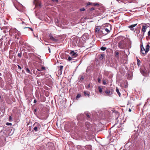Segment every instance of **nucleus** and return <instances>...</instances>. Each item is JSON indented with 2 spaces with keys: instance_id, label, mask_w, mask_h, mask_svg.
<instances>
[{
  "instance_id": "338daca9",
  "label": "nucleus",
  "mask_w": 150,
  "mask_h": 150,
  "mask_svg": "<svg viewBox=\"0 0 150 150\" xmlns=\"http://www.w3.org/2000/svg\"><path fill=\"white\" fill-rule=\"evenodd\" d=\"M38 6H40V4H38Z\"/></svg>"
},
{
  "instance_id": "7ed1b4c3",
  "label": "nucleus",
  "mask_w": 150,
  "mask_h": 150,
  "mask_svg": "<svg viewBox=\"0 0 150 150\" xmlns=\"http://www.w3.org/2000/svg\"><path fill=\"white\" fill-rule=\"evenodd\" d=\"M47 40H50L54 42H57L58 41V39L55 36V35L52 33H50L49 34L48 38H47Z\"/></svg>"
},
{
  "instance_id": "c9c22d12",
  "label": "nucleus",
  "mask_w": 150,
  "mask_h": 150,
  "mask_svg": "<svg viewBox=\"0 0 150 150\" xmlns=\"http://www.w3.org/2000/svg\"><path fill=\"white\" fill-rule=\"evenodd\" d=\"M93 5L94 6H99V4L98 3H93Z\"/></svg>"
},
{
  "instance_id": "4c0bfd02",
  "label": "nucleus",
  "mask_w": 150,
  "mask_h": 150,
  "mask_svg": "<svg viewBox=\"0 0 150 150\" xmlns=\"http://www.w3.org/2000/svg\"><path fill=\"white\" fill-rule=\"evenodd\" d=\"M92 4H93V3H92L90 2H88L86 4V6L91 5Z\"/></svg>"
},
{
  "instance_id": "a878e982",
  "label": "nucleus",
  "mask_w": 150,
  "mask_h": 150,
  "mask_svg": "<svg viewBox=\"0 0 150 150\" xmlns=\"http://www.w3.org/2000/svg\"><path fill=\"white\" fill-rule=\"evenodd\" d=\"M38 0H34L33 1L34 4L35 5V6H36L38 5Z\"/></svg>"
},
{
  "instance_id": "a18cd8bd",
  "label": "nucleus",
  "mask_w": 150,
  "mask_h": 150,
  "mask_svg": "<svg viewBox=\"0 0 150 150\" xmlns=\"http://www.w3.org/2000/svg\"><path fill=\"white\" fill-rule=\"evenodd\" d=\"M71 59H72V58L71 57H69L67 60L68 61H71Z\"/></svg>"
},
{
  "instance_id": "e433bc0d",
  "label": "nucleus",
  "mask_w": 150,
  "mask_h": 150,
  "mask_svg": "<svg viewBox=\"0 0 150 150\" xmlns=\"http://www.w3.org/2000/svg\"><path fill=\"white\" fill-rule=\"evenodd\" d=\"M22 54V53L21 52L20 53H18V57L20 58L21 57V55Z\"/></svg>"
},
{
  "instance_id": "603ef678",
  "label": "nucleus",
  "mask_w": 150,
  "mask_h": 150,
  "mask_svg": "<svg viewBox=\"0 0 150 150\" xmlns=\"http://www.w3.org/2000/svg\"><path fill=\"white\" fill-rule=\"evenodd\" d=\"M148 58L149 61H150V53L148 55Z\"/></svg>"
},
{
  "instance_id": "72a5a7b5",
  "label": "nucleus",
  "mask_w": 150,
  "mask_h": 150,
  "mask_svg": "<svg viewBox=\"0 0 150 150\" xmlns=\"http://www.w3.org/2000/svg\"><path fill=\"white\" fill-rule=\"evenodd\" d=\"M98 90L100 93H101L102 92V88L100 86L98 87Z\"/></svg>"
},
{
  "instance_id": "9b49d317",
  "label": "nucleus",
  "mask_w": 150,
  "mask_h": 150,
  "mask_svg": "<svg viewBox=\"0 0 150 150\" xmlns=\"http://www.w3.org/2000/svg\"><path fill=\"white\" fill-rule=\"evenodd\" d=\"M58 67L59 68V69L58 70V74L59 75H61L62 74L63 66L60 65L59 66H58Z\"/></svg>"
},
{
  "instance_id": "39448f33",
  "label": "nucleus",
  "mask_w": 150,
  "mask_h": 150,
  "mask_svg": "<svg viewBox=\"0 0 150 150\" xmlns=\"http://www.w3.org/2000/svg\"><path fill=\"white\" fill-rule=\"evenodd\" d=\"M3 40H4L5 42H6L7 40H10L9 38L8 37L7 35H5L4 36H3L2 38L0 39V48L1 47Z\"/></svg>"
},
{
  "instance_id": "774afa93",
  "label": "nucleus",
  "mask_w": 150,
  "mask_h": 150,
  "mask_svg": "<svg viewBox=\"0 0 150 150\" xmlns=\"http://www.w3.org/2000/svg\"><path fill=\"white\" fill-rule=\"evenodd\" d=\"M45 100H43V102H44V101H45Z\"/></svg>"
},
{
  "instance_id": "3c124183",
  "label": "nucleus",
  "mask_w": 150,
  "mask_h": 150,
  "mask_svg": "<svg viewBox=\"0 0 150 150\" xmlns=\"http://www.w3.org/2000/svg\"><path fill=\"white\" fill-rule=\"evenodd\" d=\"M98 81L99 83L100 82V79L99 78H98Z\"/></svg>"
},
{
  "instance_id": "ddd939ff",
  "label": "nucleus",
  "mask_w": 150,
  "mask_h": 150,
  "mask_svg": "<svg viewBox=\"0 0 150 150\" xmlns=\"http://www.w3.org/2000/svg\"><path fill=\"white\" fill-rule=\"evenodd\" d=\"M70 54L72 56H73V57H76L78 56V54L74 52V51H71Z\"/></svg>"
},
{
  "instance_id": "f3484780",
  "label": "nucleus",
  "mask_w": 150,
  "mask_h": 150,
  "mask_svg": "<svg viewBox=\"0 0 150 150\" xmlns=\"http://www.w3.org/2000/svg\"><path fill=\"white\" fill-rule=\"evenodd\" d=\"M43 39L44 42H45L44 43L45 44V45H47V39L46 38V37L44 36V34H43Z\"/></svg>"
},
{
  "instance_id": "393cba45",
  "label": "nucleus",
  "mask_w": 150,
  "mask_h": 150,
  "mask_svg": "<svg viewBox=\"0 0 150 150\" xmlns=\"http://www.w3.org/2000/svg\"><path fill=\"white\" fill-rule=\"evenodd\" d=\"M147 71L148 72H150V64H147Z\"/></svg>"
},
{
  "instance_id": "6e6552de",
  "label": "nucleus",
  "mask_w": 150,
  "mask_h": 150,
  "mask_svg": "<svg viewBox=\"0 0 150 150\" xmlns=\"http://www.w3.org/2000/svg\"><path fill=\"white\" fill-rule=\"evenodd\" d=\"M47 146L50 150H53L54 149V144L51 142L47 143Z\"/></svg>"
},
{
  "instance_id": "de8ad7c7",
  "label": "nucleus",
  "mask_w": 150,
  "mask_h": 150,
  "mask_svg": "<svg viewBox=\"0 0 150 150\" xmlns=\"http://www.w3.org/2000/svg\"><path fill=\"white\" fill-rule=\"evenodd\" d=\"M144 37L143 36H142V35H141L140 36V37L139 38L140 39L142 40L143 38Z\"/></svg>"
},
{
  "instance_id": "4d7b16f0",
  "label": "nucleus",
  "mask_w": 150,
  "mask_h": 150,
  "mask_svg": "<svg viewBox=\"0 0 150 150\" xmlns=\"http://www.w3.org/2000/svg\"><path fill=\"white\" fill-rule=\"evenodd\" d=\"M48 50H49V53H51L50 49L49 47H48Z\"/></svg>"
},
{
  "instance_id": "dca6fc26",
  "label": "nucleus",
  "mask_w": 150,
  "mask_h": 150,
  "mask_svg": "<svg viewBox=\"0 0 150 150\" xmlns=\"http://www.w3.org/2000/svg\"><path fill=\"white\" fill-rule=\"evenodd\" d=\"M140 72L144 76L147 73V71L146 70H140Z\"/></svg>"
},
{
  "instance_id": "b1692460",
  "label": "nucleus",
  "mask_w": 150,
  "mask_h": 150,
  "mask_svg": "<svg viewBox=\"0 0 150 150\" xmlns=\"http://www.w3.org/2000/svg\"><path fill=\"white\" fill-rule=\"evenodd\" d=\"M85 126L88 129V128L90 127V124L88 122H86L85 123Z\"/></svg>"
},
{
  "instance_id": "ea45409f",
  "label": "nucleus",
  "mask_w": 150,
  "mask_h": 150,
  "mask_svg": "<svg viewBox=\"0 0 150 150\" xmlns=\"http://www.w3.org/2000/svg\"><path fill=\"white\" fill-rule=\"evenodd\" d=\"M86 115L87 117L88 118L87 119L88 120V119H89L90 118V116H89V114L88 113H87L86 114Z\"/></svg>"
},
{
  "instance_id": "864d4df0",
  "label": "nucleus",
  "mask_w": 150,
  "mask_h": 150,
  "mask_svg": "<svg viewBox=\"0 0 150 150\" xmlns=\"http://www.w3.org/2000/svg\"><path fill=\"white\" fill-rule=\"evenodd\" d=\"M36 102H37L36 100L35 99H34V100L33 103H36Z\"/></svg>"
},
{
  "instance_id": "37998d69",
  "label": "nucleus",
  "mask_w": 150,
  "mask_h": 150,
  "mask_svg": "<svg viewBox=\"0 0 150 150\" xmlns=\"http://www.w3.org/2000/svg\"><path fill=\"white\" fill-rule=\"evenodd\" d=\"M103 85H105L106 84V82L105 80H103Z\"/></svg>"
},
{
  "instance_id": "8fccbe9b",
  "label": "nucleus",
  "mask_w": 150,
  "mask_h": 150,
  "mask_svg": "<svg viewBox=\"0 0 150 150\" xmlns=\"http://www.w3.org/2000/svg\"><path fill=\"white\" fill-rule=\"evenodd\" d=\"M148 36H150V30L149 31L148 33Z\"/></svg>"
},
{
  "instance_id": "aec40b11",
  "label": "nucleus",
  "mask_w": 150,
  "mask_h": 150,
  "mask_svg": "<svg viewBox=\"0 0 150 150\" xmlns=\"http://www.w3.org/2000/svg\"><path fill=\"white\" fill-rule=\"evenodd\" d=\"M134 31V32H135L138 35L140 33V30L139 28H136Z\"/></svg>"
},
{
  "instance_id": "6ab92c4d",
  "label": "nucleus",
  "mask_w": 150,
  "mask_h": 150,
  "mask_svg": "<svg viewBox=\"0 0 150 150\" xmlns=\"http://www.w3.org/2000/svg\"><path fill=\"white\" fill-rule=\"evenodd\" d=\"M83 93L85 96H87L88 97H89L90 96V93L88 91H84Z\"/></svg>"
},
{
  "instance_id": "a19ab883",
  "label": "nucleus",
  "mask_w": 150,
  "mask_h": 150,
  "mask_svg": "<svg viewBox=\"0 0 150 150\" xmlns=\"http://www.w3.org/2000/svg\"><path fill=\"white\" fill-rule=\"evenodd\" d=\"M6 125L8 126L11 125H12V123L9 122H7L6 123Z\"/></svg>"
},
{
  "instance_id": "f257e3e1",
  "label": "nucleus",
  "mask_w": 150,
  "mask_h": 150,
  "mask_svg": "<svg viewBox=\"0 0 150 150\" xmlns=\"http://www.w3.org/2000/svg\"><path fill=\"white\" fill-rule=\"evenodd\" d=\"M9 33L10 35L14 39L18 38L17 34L19 35L20 33L18 31L16 28H11L9 30Z\"/></svg>"
},
{
  "instance_id": "c756f323",
  "label": "nucleus",
  "mask_w": 150,
  "mask_h": 150,
  "mask_svg": "<svg viewBox=\"0 0 150 150\" xmlns=\"http://www.w3.org/2000/svg\"><path fill=\"white\" fill-rule=\"evenodd\" d=\"M13 3V5L15 7H16V8L19 11V9L17 8V7H16V5H15V1H16V2L17 1H16L15 0H12Z\"/></svg>"
},
{
  "instance_id": "c85d7f7f",
  "label": "nucleus",
  "mask_w": 150,
  "mask_h": 150,
  "mask_svg": "<svg viewBox=\"0 0 150 150\" xmlns=\"http://www.w3.org/2000/svg\"><path fill=\"white\" fill-rule=\"evenodd\" d=\"M81 94H78L77 96H76V100H78V99L80 98L81 97Z\"/></svg>"
},
{
  "instance_id": "09e8293b",
  "label": "nucleus",
  "mask_w": 150,
  "mask_h": 150,
  "mask_svg": "<svg viewBox=\"0 0 150 150\" xmlns=\"http://www.w3.org/2000/svg\"><path fill=\"white\" fill-rule=\"evenodd\" d=\"M104 55L103 54H101L100 57V58L102 59H103V58Z\"/></svg>"
},
{
  "instance_id": "bf43d9fd",
  "label": "nucleus",
  "mask_w": 150,
  "mask_h": 150,
  "mask_svg": "<svg viewBox=\"0 0 150 150\" xmlns=\"http://www.w3.org/2000/svg\"><path fill=\"white\" fill-rule=\"evenodd\" d=\"M132 110L130 109H129V110L128 111L129 112H131V111Z\"/></svg>"
},
{
  "instance_id": "680f3d73",
  "label": "nucleus",
  "mask_w": 150,
  "mask_h": 150,
  "mask_svg": "<svg viewBox=\"0 0 150 150\" xmlns=\"http://www.w3.org/2000/svg\"><path fill=\"white\" fill-rule=\"evenodd\" d=\"M36 38H37L38 39L39 38H38V35H37L36 36Z\"/></svg>"
},
{
  "instance_id": "4be33fe9",
  "label": "nucleus",
  "mask_w": 150,
  "mask_h": 150,
  "mask_svg": "<svg viewBox=\"0 0 150 150\" xmlns=\"http://www.w3.org/2000/svg\"><path fill=\"white\" fill-rule=\"evenodd\" d=\"M116 90L119 96L120 97L121 96V94L119 92V89L117 88V87L116 88Z\"/></svg>"
},
{
  "instance_id": "7c9ffc66",
  "label": "nucleus",
  "mask_w": 150,
  "mask_h": 150,
  "mask_svg": "<svg viewBox=\"0 0 150 150\" xmlns=\"http://www.w3.org/2000/svg\"><path fill=\"white\" fill-rule=\"evenodd\" d=\"M100 50H101L104 51V50H105L107 48L106 47H105L102 46V47H101L100 48Z\"/></svg>"
},
{
  "instance_id": "0eeeda50",
  "label": "nucleus",
  "mask_w": 150,
  "mask_h": 150,
  "mask_svg": "<svg viewBox=\"0 0 150 150\" xmlns=\"http://www.w3.org/2000/svg\"><path fill=\"white\" fill-rule=\"evenodd\" d=\"M113 92V90L112 89H106L105 91V92L108 96H110Z\"/></svg>"
},
{
  "instance_id": "69168bd1",
  "label": "nucleus",
  "mask_w": 150,
  "mask_h": 150,
  "mask_svg": "<svg viewBox=\"0 0 150 150\" xmlns=\"http://www.w3.org/2000/svg\"><path fill=\"white\" fill-rule=\"evenodd\" d=\"M1 60H0V66L1 65Z\"/></svg>"
},
{
  "instance_id": "20e7f679",
  "label": "nucleus",
  "mask_w": 150,
  "mask_h": 150,
  "mask_svg": "<svg viewBox=\"0 0 150 150\" xmlns=\"http://www.w3.org/2000/svg\"><path fill=\"white\" fill-rule=\"evenodd\" d=\"M48 78V79H47V82L48 81L49 83L50 86H48L50 88H49V90L48 89V88L47 87V91H48V92L49 91H50L52 90V80L53 79V78L51 77L50 75H49V76H47V78ZM47 92L48 91H47Z\"/></svg>"
},
{
  "instance_id": "e2e57ef3",
  "label": "nucleus",
  "mask_w": 150,
  "mask_h": 150,
  "mask_svg": "<svg viewBox=\"0 0 150 150\" xmlns=\"http://www.w3.org/2000/svg\"><path fill=\"white\" fill-rule=\"evenodd\" d=\"M55 22H56V23H58V20H57V21H55Z\"/></svg>"
},
{
  "instance_id": "58836bf2",
  "label": "nucleus",
  "mask_w": 150,
  "mask_h": 150,
  "mask_svg": "<svg viewBox=\"0 0 150 150\" xmlns=\"http://www.w3.org/2000/svg\"><path fill=\"white\" fill-rule=\"evenodd\" d=\"M105 30L107 32V33L106 34H107L108 33L110 32V31L107 28H105Z\"/></svg>"
},
{
  "instance_id": "5fc2aeb1",
  "label": "nucleus",
  "mask_w": 150,
  "mask_h": 150,
  "mask_svg": "<svg viewBox=\"0 0 150 150\" xmlns=\"http://www.w3.org/2000/svg\"><path fill=\"white\" fill-rule=\"evenodd\" d=\"M90 84H88V85L87 86V88H90Z\"/></svg>"
},
{
  "instance_id": "2f4dec72",
  "label": "nucleus",
  "mask_w": 150,
  "mask_h": 150,
  "mask_svg": "<svg viewBox=\"0 0 150 150\" xmlns=\"http://www.w3.org/2000/svg\"><path fill=\"white\" fill-rule=\"evenodd\" d=\"M24 83L26 85L28 83V80L27 79H25L24 81Z\"/></svg>"
},
{
  "instance_id": "6e6d98bb",
  "label": "nucleus",
  "mask_w": 150,
  "mask_h": 150,
  "mask_svg": "<svg viewBox=\"0 0 150 150\" xmlns=\"http://www.w3.org/2000/svg\"><path fill=\"white\" fill-rule=\"evenodd\" d=\"M58 0H52V1L53 2H58Z\"/></svg>"
},
{
  "instance_id": "f8f14e48",
  "label": "nucleus",
  "mask_w": 150,
  "mask_h": 150,
  "mask_svg": "<svg viewBox=\"0 0 150 150\" xmlns=\"http://www.w3.org/2000/svg\"><path fill=\"white\" fill-rule=\"evenodd\" d=\"M137 24L136 23L134 24H133L131 25H129L128 26V28L130 29L132 31L134 30V28L135 26H136L137 25Z\"/></svg>"
},
{
  "instance_id": "a211bd4d",
  "label": "nucleus",
  "mask_w": 150,
  "mask_h": 150,
  "mask_svg": "<svg viewBox=\"0 0 150 150\" xmlns=\"http://www.w3.org/2000/svg\"><path fill=\"white\" fill-rule=\"evenodd\" d=\"M146 28H147L146 26H144V25H143L142 30V32H144V33H145V32L146 31Z\"/></svg>"
},
{
  "instance_id": "473e14b6",
  "label": "nucleus",
  "mask_w": 150,
  "mask_h": 150,
  "mask_svg": "<svg viewBox=\"0 0 150 150\" xmlns=\"http://www.w3.org/2000/svg\"><path fill=\"white\" fill-rule=\"evenodd\" d=\"M144 24L145 25H144L146 26L147 28L148 27H149V26H150V24L149 23H147V24L144 23Z\"/></svg>"
},
{
  "instance_id": "052dcab7",
  "label": "nucleus",
  "mask_w": 150,
  "mask_h": 150,
  "mask_svg": "<svg viewBox=\"0 0 150 150\" xmlns=\"http://www.w3.org/2000/svg\"><path fill=\"white\" fill-rule=\"evenodd\" d=\"M30 28V30L32 31H33V29H32V28Z\"/></svg>"
},
{
  "instance_id": "2eb2a0df",
  "label": "nucleus",
  "mask_w": 150,
  "mask_h": 150,
  "mask_svg": "<svg viewBox=\"0 0 150 150\" xmlns=\"http://www.w3.org/2000/svg\"><path fill=\"white\" fill-rule=\"evenodd\" d=\"M100 27L97 26L96 27L95 29V32L96 33L98 34L100 31Z\"/></svg>"
},
{
  "instance_id": "c03bdc74",
  "label": "nucleus",
  "mask_w": 150,
  "mask_h": 150,
  "mask_svg": "<svg viewBox=\"0 0 150 150\" xmlns=\"http://www.w3.org/2000/svg\"><path fill=\"white\" fill-rule=\"evenodd\" d=\"M95 9V8L94 7H92L90 9V11H92L93 10H94Z\"/></svg>"
},
{
  "instance_id": "4468645a",
  "label": "nucleus",
  "mask_w": 150,
  "mask_h": 150,
  "mask_svg": "<svg viewBox=\"0 0 150 150\" xmlns=\"http://www.w3.org/2000/svg\"><path fill=\"white\" fill-rule=\"evenodd\" d=\"M114 55L117 58H118L119 57V52L117 51H115L114 52Z\"/></svg>"
},
{
  "instance_id": "0e129e2a",
  "label": "nucleus",
  "mask_w": 150,
  "mask_h": 150,
  "mask_svg": "<svg viewBox=\"0 0 150 150\" xmlns=\"http://www.w3.org/2000/svg\"><path fill=\"white\" fill-rule=\"evenodd\" d=\"M144 32H143V35H142V36H144Z\"/></svg>"
},
{
  "instance_id": "423d86ee",
  "label": "nucleus",
  "mask_w": 150,
  "mask_h": 150,
  "mask_svg": "<svg viewBox=\"0 0 150 150\" xmlns=\"http://www.w3.org/2000/svg\"><path fill=\"white\" fill-rule=\"evenodd\" d=\"M118 46L121 49H124L125 48V45L124 40H121L118 43Z\"/></svg>"
},
{
  "instance_id": "5701e85b",
  "label": "nucleus",
  "mask_w": 150,
  "mask_h": 150,
  "mask_svg": "<svg viewBox=\"0 0 150 150\" xmlns=\"http://www.w3.org/2000/svg\"><path fill=\"white\" fill-rule=\"evenodd\" d=\"M42 70H45V68L44 67H42L41 69H37V71H42Z\"/></svg>"
},
{
  "instance_id": "79ce46f5",
  "label": "nucleus",
  "mask_w": 150,
  "mask_h": 150,
  "mask_svg": "<svg viewBox=\"0 0 150 150\" xmlns=\"http://www.w3.org/2000/svg\"><path fill=\"white\" fill-rule=\"evenodd\" d=\"M80 10L81 11H84L85 10V9L84 8H82L80 9Z\"/></svg>"
},
{
  "instance_id": "f03ea898",
  "label": "nucleus",
  "mask_w": 150,
  "mask_h": 150,
  "mask_svg": "<svg viewBox=\"0 0 150 150\" xmlns=\"http://www.w3.org/2000/svg\"><path fill=\"white\" fill-rule=\"evenodd\" d=\"M141 47V52L142 54H146L149 50L150 48V46L149 44H147L146 47V48L145 49L143 47V45H142L140 47Z\"/></svg>"
},
{
  "instance_id": "1a4fd4ad",
  "label": "nucleus",
  "mask_w": 150,
  "mask_h": 150,
  "mask_svg": "<svg viewBox=\"0 0 150 150\" xmlns=\"http://www.w3.org/2000/svg\"><path fill=\"white\" fill-rule=\"evenodd\" d=\"M82 39L85 41L89 38V35L87 33H85L82 36Z\"/></svg>"
},
{
  "instance_id": "cd10ccee",
  "label": "nucleus",
  "mask_w": 150,
  "mask_h": 150,
  "mask_svg": "<svg viewBox=\"0 0 150 150\" xmlns=\"http://www.w3.org/2000/svg\"><path fill=\"white\" fill-rule=\"evenodd\" d=\"M137 65L138 66H139V65H140L141 62L140 61V60L137 58Z\"/></svg>"
},
{
  "instance_id": "bb28decb",
  "label": "nucleus",
  "mask_w": 150,
  "mask_h": 150,
  "mask_svg": "<svg viewBox=\"0 0 150 150\" xmlns=\"http://www.w3.org/2000/svg\"><path fill=\"white\" fill-rule=\"evenodd\" d=\"M80 77V80L81 81H82L84 79V76L83 75H80L79 76Z\"/></svg>"
},
{
  "instance_id": "412c9836",
  "label": "nucleus",
  "mask_w": 150,
  "mask_h": 150,
  "mask_svg": "<svg viewBox=\"0 0 150 150\" xmlns=\"http://www.w3.org/2000/svg\"><path fill=\"white\" fill-rule=\"evenodd\" d=\"M25 70L26 71L28 74H32V71H31L28 68H26V69Z\"/></svg>"
},
{
  "instance_id": "49530a36",
  "label": "nucleus",
  "mask_w": 150,
  "mask_h": 150,
  "mask_svg": "<svg viewBox=\"0 0 150 150\" xmlns=\"http://www.w3.org/2000/svg\"><path fill=\"white\" fill-rule=\"evenodd\" d=\"M18 69H20V70H21V69L22 68L20 65H18Z\"/></svg>"
},
{
  "instance_id": "9d476101",
  "label": "nucleus",
  "mask_w": 150,
  "mask_h": 150,
  "mask_svg": "<svg viewBox=\"0 0 150 150\" xmlns=\"http://www.w3.org/2000/svg\"><path fill=\"white\" fill-rule=\"evenodd\" d=\"M35 125V126L34 127L33 130L35 132H36L38 130V129L40 128V125L39 124L35 123L34 125V126Z\"/></svg>"
},
{
  "instance_id": "13d9d810",
  "label": "nucleus",
  "mask_w": 150,
  "mask_h": 150,
  "mask_svg": "<svg viewBox=\"0 0 150 150\" xmlns=\"http://www.w3.org/2000/svg\"><path fill=\"white\" fill-rule=\"evenodd\" d=\"M37 111V109H35L34 110V112H36Z\"/></svg>"
},
{
  "instance_id": "f704fd0d",
  "label": "nucleus",
  "mask_w": 150,
  "mask_h": 150,
  "mask_svg": "<svg viewBox=\"0 0 150 150\" xmlns=\"http://www.w3.org/2000/svg\"><path fill=\"white\" fill-rule=\"evenodd\" d=\"M76 147L77 149L79 150H81V149H82L81 146H77Z\"/></svg>"
}]
</instances>
